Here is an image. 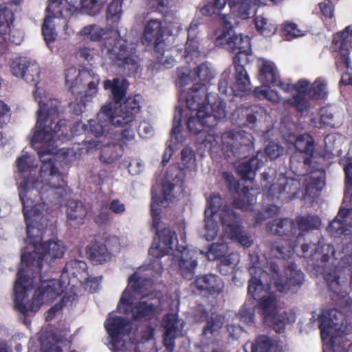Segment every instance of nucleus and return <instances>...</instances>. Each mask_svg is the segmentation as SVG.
<instances>
[{"label": "nucleus", "mask_w": 352, "mask_h": 352, "mask_svg": "<svg viewBox=\"0 0 352 352\" xmlns=\"http://www.w3.org/2000/svg\"><path fill=\"white\" fill-rule=\"evenodd\" d=\"M39 109L37 111L36 130L31 139L32 146L42 162L40 170L41 182L36 180L30 186L29 179H25L21 185L19 198L23 205V214L26 225L28 237L32 239V218L39 216V201L61 204L62 201L70 192V189L63 178V174L55 165L54 155H66L64 148L58 149L57 142L63 143L69 141L79 133L76 127L85 126L80 122H76L72 127L65 119L54 121L62 112L60 102L56 98H50L47 102L38 100Z\"/></svg>", "instance_id": "obj_1"}, {"label": "nucleus", "mask_w": 352, "mask_h": 352, "mask_svg": "<svg viewBox=\"0 0 352 352\" xmlns=\"http://www.w3.org/2000/svg\"><path fill=\"white\" fill-rule=\"evenodd\" d=\"M32 252H23L21 264L24 267L19 269L14 285V308L27 316L30 312H36L41 306L55 299L60 294V284L55 280L41 281V285L34 291L32 300H28V293L33 288V280L28 276L32 271L40 274L44 261L63 256L65 248L60 241H48L43 243H34Z\"/></svg>", "instance_id": "obj_2"}, {"label": "nucleus", "mask_w": 352, "mask_h": 352, "mask_svg": "<svg viewBox=\"0 0 352 352\" xmlns=\"http://www.w3.org/2000/svg\"><path fill=\"white\" fill-rule=\"evenodd\" d=\"M250 256L252 265L249 268V272L251 278L248 281V294L254 300H256L271 293L272 280L280 292H285L302 284L305 275L301 270L297 269L295 263L291 262L287 265L285 270L286 278L283 280L279 266L275 262L269 263L271 272L270 274L262 268L257 255Z\"/></svg>", "instance_id": "obj_3"}, {"label": "nucleus", "mask_w": 352, "mask_h": 352, "mask_svg": "<svg viewBox=\"0 0 352 352\" xmlns=\"http://www.w3.org/2000/svg\"><path fill=\"white\" fill-rule=\"evenodd\" d=\"M89 39L94 41L104 40L108 52L115 56L116 60L129 70L137 72L139 57L136 54V45L120 36L118 31L113 28H101L89 25Z\"/></svg>", "instance_id": "obj_4"}, {"label": "nucleus", "mask_w": 352, "mask_h": 352, "mask_svg": "<svg viewBox=\"0 0 352 352\" xmlns=\"http://www.w3.org/2000/svg\"><path fill=\"white\" fill-rule=\"evenodd\" d=\"M186 102L188 109H198L199 116H201L204 124V131H208L217 125L218 120L226 116V102L219 97L207 94L204 85H196L191 92H187Z\"/></svg>", "instance_id": "obj_5"}, {"label": "nucleus", "mask_w": 352, "mask_h": 352, "mask_svg": "<svg viewBox=\"0 0 352 352\" xmlns=\"http://www.w3.org/2000/svg\"><path fill=\"white\" fill-rule=\"evenodd\" d=\"M340 292H335L329 289L339 299L338 304L340 310L331 309L323 310L318 318L320 330V336L322 340H325L334 335H348L352 333V318H348L346 314L351 312L352 299L346 296L345 291L342 290L340 285Z\"/></svg>", "instance_id": "obj_6"}, {"label": "nucleus", "mask_w": 352, "mask_h": 352, "mask_svg": "<svg viewBox=\"0 0 352 352\" xmlns=\"http://www.w3.org/2000/svg\"><path fill=\"white\" fill-rule=\"evenodd\" d=\"M302 256L307 258L311 265L314 266L317 273L322 274L326 280L329 289L335 292H340V282L339 270L337 267L328 268L327 265L331 258L329 254L333 256L335 254L334 247L330 244L320 245L303 243L301 245Z\"/></svg>", "instance_id": "obj_7"}, {"label": "nucleus", "mask_w": 352, "mask_h": 352, "mask_svg": "<svg viewBox=\"0 0 352 352\" xmlns=\"http://www.w3.org/2000/svg\"><path fill=\"white\" fill-rule=\"evenodd\" d=\"M142 96L139 94L129 96L119 108L114 110L111 103L102 106L97 115V120L103 121L105 124L131 129L136 115L140 111Z\"/></svg>", "instance_id": "obj_8"}, {"label": "nucleus", "mask_w": 352, "mask_h": 352, "mask_svg": "<svg viewBox=\"0 0 352 352\" xmlns=\"http://www.w3.org/2000/svg\"><path fill=\"white\" fill-rule=\"evenodd\" d=\"M267 229L274 235L285 237L272 243L271 250L275 256L283 259L290 257L295 248L298 245L294 220L287 217L275 219L267 223Z\"/></svg>", "instance_id": "obj_9"}, {"label": "nucleus", "mask_w": 352, "mask_h": 352, "mask_svg": "<svg viewBox=\"0 0 352 352\" xmlns=\"http://www.w3.org/2000/svg\"><path fill=\"white\" fill-rule=\"evenodd\" d=\"M88 0H80L78 6L68 3L63 6L61 0H49L46 8V15L42 25V35L47 47L56 41L57 34L54 27H51L52 19L54 18H65L77 16L80 14H87L88 11Z\"/></svg>", "instance_id": "obj_10"}, {"label": "nucleus", "mask_w": 352, "mask_h": 352, "mask_svg": "<svg viewBox=\"0 0 352 352\" xmlns=\"http://www.w3.org/2000/svg\"><path fill=\"white\" fill-rule=\"evenodd\" d=\"M110 138L113 141L107 142L102 147L101 141L89 140V150L100 148V160L104 164H111L119 160L123 154L124 147L135 138V132L132 129L126 128L120 131H113Z\"/></svg>", "instance_id": "obj_11"}, {"label": "nucleus", "mask_w": 352, "mask_h": 352, "mask_svg": "<svg viewBox=\"0 0 352 352\" xmlns=\"http://www.w3.org/2000/svg\"><path fill=\"white\" fill-rule=\"evenodd\" d=\"M65 84L71 93L76 96L79 102H72L70 108L76 115H80L86 109L85 98L88 96V70L86 68L82 69L75 67H71L65 71Z\"/></svg>", "instance_id": "obj_12"}, {"label": "nucleus", "mask_w": 352, "mask_h": 352, "mask_svg": "<svg viewBox=\"0 0 352 352\" xmlns=\"http://www.w3.org/2000/svg\"><path fill=\"white\" fill-rule=\"evenodd\" d=\"M231 14L222 15L221 19L224 25V30L217 37L216 43L219 45H226L232 53L235 54L233 58V63L241 62V56H243L245 58L247 55L251 54V42L248 36H243L242 34H232V25L230 19Z\"/></svg>", "instance_id": "obj_13"}, {"label": "nucleus", "mask_w": 352, "mask_h": 352, "mask_svg": "<svg viewBox=\"0 0 352 352\" xmlns=\"http://www.w3.org/2000/svg\"><path fill=\"white\" fill-rule=\"evenodd\" d=\"M256 300V307L263 316L264 323L272 327L276 333L284 332L285 325L289 322V318L286 311H278L275 295L270 293Z\"/></svg>", "instance_id": "obj_14"}, {"label": "nucleus", "mask_w": 352, "mask_h": 352, "mask_svg": "<svg viewBox=\"0 0 352 352\" xmlns=\"http://www.w3.org/2000/svg\"><path fill=\"white\" fill-rule=\"evenodd\" d=\"M223 150L237 158L246 157L253 148L252 135L243 130H231L221 136Z\"/></svg>", "instance_id": "obj_15"}, {"label": "nucleus", "mask_w": 352, "mask_h": 352, "mask_svg": "<svg viewBox=\"0 0 352 352\" xmlns=\"http://www.w3.org/2000/svg\"><path fill=\"white\" fill-rule=\"evenodd\" d=\"M118 309L124 314L130 312L134 321H150L155 318L158 313V307L146 300L131 301V294L124 291L120 298Z\"/></svg>", "instance_id": "obj_16"}, {"label": "nucleus", "mask_w": 352, "mask_h": 352, "mask_svg": "<svg viewBox=\"0 0 352 352\" xmlns=\"http://www.w3.org/2000/svg\"><path fill=\"white\" fill-rule=\"evenodd\" d=\"M259 2L260 0H212L200 10V12L204 16L217 14L228 3L232 14L245 19L249 18L250 10Z\"/></svg>", "instance_id": "obj_17"}, {"label": "nucleus", "mask_w": 352, "mask_h": 352, "mask_svg": "<svg viewBox=\"0 0 352 352\" xmlns=\"http://www.w3.org/2000/svg\"><path fill=\"white\" fill-rule=\"evenodd\" d=\"M104 328L108 333L110 344L114 350H119L124 346L123 338L129 336L132 330L133 324L126 318L123 316L109 314L104 323Z\"/></svg>", "instance_id": "obj_18"}, {"label": "nucleus", "mask_w": 352, "mask_h": 352, "mask_svg": "<svg viewBox=\"0 0 352 352\" xmlns=\"http://www.w3.org/2000/svg\"><path fill=\"white\" fill-rule=\"evenodd\" d=\"M325 162L320 164H313L311 166H305L309 173L303 182L305 192L302 195L303 199L317 198L320 191L325 185Z\"/></svg>", "instance_id": "obj_19"}, {"label": "nucleus", "mask_w": 352, "mask_h": 352, "mask_svg": "<svg viewBox=\"0 0 352 352\" xmlns=\"http://www.w3.org/2000/svg\"><path fill=\"white\" fill-rule=\"evenodd\" d=\"M223 176L229 192L237 195V197L233 199L232 206L244 211L250 210L256 199L250 192L249 188L243 186L241 188L239 182L235 179L232 175L227 172H224Z\"/></svg>", "instance_id": "obj_20"}, {"label": "nucleus", "mask_w": 352, "mask_h": 352, "mask_svg": "<svg viewBox=\"0 0 352 352\" xmlns=\"http://www.w3.org/2000/svg\"><path fill=\"white\" fill-rule=\"evenodd\" d=\"M164 33L165 30L162 21L158 19H151L144 25L141 42L147 46L152 45L155 52L163 54L166 46Z\"/></svg>", "instance_id": "obj_21"}, {"label": "nucleus", "mask_w": 352, "mask_h": 352, "mask_svg": "<svg viewBox=\"0 0 352 352\" xmlns=\"http://www.w3.org/2000/svg\"><path fill=\"white\" fill-rule=\"evenodd\" d=\"M296 152L290 157V162L292 163L301 157L305 166H311L313 164H320L321 162H325V156L316 153L314 140L305 138L300 135L296 138L295 142Z\"/></svg>", "instance_id": "obj_22"}, {"label": "nucleus", "mask_w": 352, "mask_h": 352, "mask_svg": "<svg viewBox=\"0 0 352 352\" xmlns=\"http://www.w3.org/2000/svg\"><path fill=\"white\" fill-rule=\"evenodd\" d=\"M300 190V183L298 180L280 177L275 183L270 186L267 196L281 199L283 201L289 202L298 197Z\"/></svg>", "instance_id": "obj_23"}, {"label": "nucleus", "mask_w": 352, "mask_h": 352, "mask_svg": "<svg viewBox=\"0 0 352 352\" xmlns=\"http://www.w3.org/2000/svg\"><path fill=\"white\" fill-rule=\"evenodd\" d=\"M177 242V233L170 228L157 230L153 245L148 253L152 256L159 258L170 254L173 250L174 242Z\"/></svg>", "instance_id": "obj_24"}, {"label": "nucleus", "mask_w": 352, "mask_h": 352, "mask_svg": "<svg viewBox=\"0 0 352 352\" xmlns=\"http://www.w3.org/2000/svg\"><path fill=\"white\" fill-rule=\"evenodd\" d=\"M187 73H182L180 70L177 72L179 80L184 83L188 84V81L199 80L200 82L195 83L188 92H191L195 86L204 85L207 89V94H209L207 85L214 78V73L208 63H201L197 66L192 71L186 70Z\"/></svg>", "instance_id": "obj_25"}, {"label": "nucleus", "mask_w": 352, "mask_h": 352, "mask_svg": "<svg viewBox=\"0 0 352 352\" xmlns=\"http://www.w3.org/2000/svg\"><path fill=\"white\" fill-rule=\"evenodd\" d=\"M174 259L177 262L179 272L187 280H192L198 265L197 253L194 250L184 247L179 254L175 255Z\"/></svg>", "instance_id": "obj_26"}, {"label": "nucleus", "mask_w": 352, "mask_h": 352, "mask_svg": "<svg viewBox=\"0 0 352 352\" xmlns=\"http://www.w3.org/2000/svg\"><path fill=\"white\" fill-rule=\"evenodd\" d=\"M309 87L310 83L307 80H299L292 85V90L296 91V94L291 98L287 99L286 103L293 107L299 113H303L309 109L311 104L307 98Z\"/></svg>", "instance_id": "obj_27"}, {"label": "nucleus", "mask_w": 352, "mask_h": 352, "mask_svg": "<svg viewBox=\"0 0 352 352\" xmlns=\"http://www.w3.org/2000/svg\"><path fill=\"white\" fill-rule=\"evenodd\" d=\"M220 221L232 241H235L243 232L239 222V215L228 205L223 206L220 214Z\"/></svg>", "instance_id": "obj_28"}, {"label": "nucleus", "mask_w": 352, "mask_h": 352, "mask_svg": "<svg viewBox=\"0 0 352 352\" xmlns=\"http://www.w3.org/2000/svg\"><path fill=\"white\" fill-rule=\"evenodd\" d=\"M193 284L199 294L204 295H219L224 287L222 279L219 276L211 274L197 277Z\"/></svg>", "instance_id": "obj_29"}, {"label": "nucleus", "mask_w": 352, "mask_h": 352, "mask_svg": "<svg viewBox=\"0 0 352 352\" xmlns=\"http://www.w3.org/2000/svg\"><path fill=\"white\" fill-rule=\"evenodd\" d=\"M198 23L192 21L188 28V37L184 45V51L182 57L186 63L194 61L195 58L200 57L203 52L200 48V42L197 36Z\"/></svg>", "instance_id": "obj_30"}, {"label": "nucleus", "mask_w": 352, "mask_h": 352, "mask_svg": "<svg viewBox=\"0 0 352 352\" xmlns=\"http://www.w3.org/2000/svg\"><path fill=\"white\" fill-rule=\"evenodd\" d=\"M349 227H352V210L340 208L336 217L329 223L327 232L333 236L346 234Z\"/></svg>", "instance_id": "obj_31"}, {"label": "nucleus", "mask_w": 352, "mask_h": 352, "mask_svg": "<svg viewBox=\"0 0 352 352\" xmlns=\"http://www.w3.org/2000/svg\"><path fill=\"white\" fill-rule=\"evenodd\" d=\"M43 352H63L71 347V342L53 332H46L39 338Z\"/></svg>", "instance_id": "obj_32"}, {"label": "nucleus", "mask_w": 352, "mask_h": 352, "mask_svg": "<svg viewBox=\"0 0 352 352\" xmlns=\"http://www.w3.org/2000/svg\"><path fill=\"white\" fill-rule=\"evenodd\" d=\"M297 230L296 240L298 244L306 232L318 229L321 226L320 219L316 215L307 214L297 216L294 220Z\"/></svg>", "instance_id": "obj_33"}, {"label": "nucleus", "mask_w": 352, "mask_h": 352, "mask_svg": "<svg viewBox=\"0 0 352 352\" xmlns=\"http://www.w3.org/2000/svg\"><path fill=\"white\" fill-rule=\"evenodd\" d=\"M234 65L235 82L231 87L232 91L241 94L251 90L250 80L244 65H241V62L234 63Z\"/></svg>", "instance_id": "obj_34"}, {"label": "nucleus", "mask_w": 352, "mask_h": 352, "mask_svg": "<svg viewBox=\"0 0 352 352\" xmlns=\"http://www.w3.org/2000/svg\"><path fill=\"white\" fill-rule=\"evenodd\" d=\"M263 165L262 160L258 158V153L248 161L241 163L237 167L239 175L244 180H252L254 178L256 171Z\"/></svg>", "instance_id": "obj_35"}, {"label": "nucleus", "mask_w": 352, "mask_h": 352, "mask_svg": "<svg viewBox=\"0 0 352 352\" xmlns=\"http://www.w3.org/2000/svg\"><path fill=\"white\" fill-rule=\"evenodd\" d=\"M203 315L206 318V324L203 328L202 336L210 339L221 329L225 318L223 316L217 313H212L208 317V312L206 310H204Z\"/></svg>", "instance_id": "obj_36"}, {"label": "nucleus", "mask_w": 352, "mask_h": 352, "mask_svg": "<svg viewBox=\"0 0 352 352\" xmlns=\"http://www.w3.org/2000/svg\"><path fill=\"white\" fill-rule=\"evenodd\" d=\"M111 258V253L106 245L96 240L89 245V261L93 265L102 264Z\"/></svg>", "instance_id": "obj_37"}, {"label": "nucleus", "mask_w": 352, "mask_h": 352, "mask_svg": "<svg viewBox=\"0 0 352 352\" xmlns=\"http://www.w3.org/2000/svg\"><path fill=\"white\" fill-rule=\"evenodd\" d=\"M332 48L336 51L349 52L352 48V29L347 26L343 31L333 36Z\"/></svg>", "instance_id": "obj_38"}, {"label": "nucleus", "mask_w": 352, "mask_h": 352, "mask_svg": "<svg viewBox=\"0 0 352 352\" xmlns=\"http://www.w3.org/2000/svg\"><path fill=\"white\" fill-rule=\"evenodd\" d=\"M175 185L167 182H164L162 186V199L157 197V195L152 194V200L151 204V210L153 216H157L159 214V208L155 206H160L163 204L164 201H172L174 199L175 196L173 195V192L175 189Z\"/></svg>", "instance_id": "obj_39"}, {"label": "nucleus", "mask_w": 352, "mask_h": 352, "mask_svg": "<svg viewBox=\"0 0 352 352\" xmlns=\"http://www.w3.org/2000/svg\"><path fill=\"white\" fill-rule=\"evenodd\" d=\"M41 68L37 63L30 59L28 60V64L25 66L24 74L21 76L24 80L28 83L35 85V90L34 91V96L35 100L38 101L36 96L37 85L40 81Z\"/></svg>", "instance_id": "obj_40"}, {"label": "nucleus", "mask_w": 352, "mask_h": 352, "mask_svg": "<svg viewBox=\"0 0 352 352\" xmlns=\"http://www.w3.org/2000/svg\"><path fill=\"white\" fill-rule=\"evenodd\" d=\"M87 213V208L82 201L74 199L67 201V215L69 220H78L81 223Z\"/></svg>", "instance_id": "obj_41"}, {"label": "nucleus", "mask_w": 352, "mask_h": 352, "mask_svg": "<svg viewBox=\"0 0 352 352\" xmlns=\"http://www.w3.org/2000/svg\"><path fill=\"white\" fill-rule=\"evenodd\" d=\"M254 21L258 32L265 37L273 36L278 30L276 23L263 16H256Z\"/></svg>", "instance_id": "obj_42"}, {"label": "nucleus", "mask_w": 352, "mask_h": 352, "mask_svg": "<svg viewBox=\"0 0 352 352\" xmlns=\"http://www.w3.org/2000/svg\"><path fill=\"white\" fill-rule=\"evenodd\" d=\"M76 299V295L74 293L65 294L59 302L52 306L45 314V320L47 321L52 320L56 316V313L61 311L64 307L72 306L74 302Z\"/></svg>", "instance_id": "obj_43"}, {"label": "nucleus", "mask_w": 352, "mask_h": 352, "mask_svg": "<svg viewBox=\"0 0 352 352\" xmlns=\"http://www.w3.org/2000/svg\"><path fill=\"white\" fill-rule=\"evenodd\" d=\"M76 44H82L83 46L79 47L75 52V56L77 60H88V47L86 45L88 43V26H85L76 36Z\"/></svg>", "instance_id": "obj_44"}, {"label": "nucleus", "mask_w": 352, "mask_h": 352, "mask_svg": "<svg viewBox=\"0 0 352 352\" xmlns=\"http://www.w3.org/2000/svg\"><path fill=\"white\" fill-rule=\"evenodd\" d=\"M104 88L110 89L112 94V100L115 104H120L126 95V89L120 85L118 78H113V80H106L104 81Z\"/></svg>", "instance_id": "obj_45"}, {"label": "nucleus", "mask_w": 352, "mask_h": 352, "mask_svg": "<svg viewBox=\"0 0 352 352\" xmlns=\"http://www.w3.org/2000/svg\"><path fill=\"white\" fill-rule=\"evenodd\" d=\"M218 268L222 275H227L232 272L239 262V256L237 253L228 252L219 260Z\"/></svg>", "instance_id": "obj_46"}, {"label": "nucleus", "mask_w": 352, "mask_h": 352, "mask_svg": "<svg viewBox=\"0 0 352 352\" xmlns=\"http://www.w3.org/2000/svg\"><path fill=\"white\" fill-rule=\"evenodd\" d=\"M278 77L274 65L269 63H263L259 72V80L263 84L268 87H272L274 85Z\"/></svg>", "instance_id": "obj_47"}, {"label": "nucleus", "mask_w": 352, "mask_h": 352, "mask_svg": "<svg viewBox=\"0 0 352 352\" xmlns=\"http://www.w3.org/2000/svg\"><path fill=\"white\" fill-rule=\"evenodd\" d=\"M327 85L320 79H317L309 87L308 99L324 100L327 96Z\"/></svg>", "instance_id": "obj_48"}, {"label": "nucleus", "mask_w": 352, "mask_h": 352, "mask_svg": "<svg viewBox=\"0 0 352 352\" xmlns=\"http://www.w3.org/2000/svg\"><path fill=\"white\" fill-rule=\"evenodd\" d=\"M14 20V16L12 11L6 6L0 5V32L7 34Z\"/></svg>", "instance_id": "obj_49"}, {"label": "nucleus", "mask_w": 352, "mask_h": 352, "mask_svg": "<svg viewBox=\"0 0 352 352\" xmlns=\"http://www.w3.org/2000/svg\"><path fill=\"white\" fill-rule=\"evenodd\" d=\"M223 204L222 197L219 194L212 193L207 199L206 207L204 214L214 216L221 208Z\"/></svg>", "instance_id": "obj_50"}, {"label": "nucleus", "mask_w": 352, "mask_h": 352, "mask_svg": "<svg viewBox=\"0 0 352 352\" xmlns=\"http://www.w3.org/2000/svg\"><path fill=\"white\" fill-rule=\"evenodd\" d=\"M280 35L287 41H291L294 38L302 35L298 25L292 22L286 21L283 23L280 29Z\"/></svg>", "instance_id": "obj_51"}, {"label": "nucleus", "mask_w": 352, "mask_h": 352, "mask_svg": "<svg viewBox=\"0 0 352 352\" xmlns=\"http://www.w3.org/2000/svg\"><path fill=\"white\" fill-rule=\"evenodd\" d=\"M229 252L228 245L226 243H212L208 252V256L210 260H219Z\"/></svg>", "instance_id": "obj_52"}, {"label": "nucleus", "mask_w": 352, "mask_h": 352, "mask_svg": "<svg viewBox=\"0 0 352 352\" xmlns=\"http://www.w3.org/2000/svg\"><path fill=\"white\" fill-rule=\"evenodd\" d=\"M86 269L87 263L85 262L79 260H72L66 263L62 270L61 276H63L65 274H71L74 276H76L78 274H80Z\"/></svg>", "instance_id": "obj_53"}, {"label": "nucleus", "mask_w": 352, "mask_h": 352, "mask_svg": "<svg viewBox=\"0 0 352 352\" xmlns=\"http://www.w3.org/2000/svg\"><path fill=\"white\" fill-rule=\"evenodd\" d=\"M272 342L270 338L265 335H260L251 345V352H270ZM245 352L247 351L245 350Z\"/></svg>", "instance_id": "obj_54"}, {"label": "nucleus", "mask_w": 352, "mask_h": 352, "mask_svg": "<svg viewBox=\"0 0 352 352\" xmlns=\"http://www.w3.org/2000/svg\"><path fill=\"white\" fill-rule=\"evenodd\" d=\"M123 0H112L107 10V19L117 23L120 19Z\"/></svg>", "instance_id": "obj_55"}, {"label": "nucleus", "mask_w": 352, "mask_h": 352, "mask_svg": "<svg viewBox=\"0 0 352 352\" xmlns=\"http://www.w3.org/2000/svg\"><path fill=\"white\" fill-rule=\"evenodd\" d=\"M191 111H195V116L189 117L187 122V127L189 131L197 135L204 131V124L201 122V116H199L198 109H189Z\"/></svg>", "instance_id": "obj_56"}, {"label": "nucleus", "mask_w": 352, "mask_h": 352, "mask_svg": "<svg viewBox=\"0 0 352 352\" xmlns=\"http://www.w3.org/2000/svg\"><path fill=\"white\" fill-rule=\"evenodd\" d=\"M28 58L26 57H18L14 58L10 65V71L13 76L21 77L24 74L25 66L28 64Z\"/></svg>", "instance_id": "obj_57"}, {"label": "nucleus", "mask_w": 352, "mask_h": 352, "mask_svg": "<svg viewBox=\"0 0 352 352\" xmlns=\"http://www.w3.org/2000/svg\"><path fill=\"white\" fill-rule=\"evenodd\" d=\"M254 316V306L249 302H245L239 311V319L246 324H252Z\"/></svg>", "instance_id": "obj_58"}, {"label": "nucleus", "mask_w": 352, "mask_h": 352, "mask_svg": "<svg viewBox=\"0 0 352 352\" xmlns=\"http://www.w3.org/2000/svg\"><path fill=\"white\" fill-rule=\"evenodd\" d=\"M169 0H148V6L153 12L161 13L166 17L170 11Z\"/></svg>", "instance_id": "obj_59"}, {"label": "nucleus", "mask_w": 352, "mask_h": 352, "mask_svg": "<svg viewBox=\"0 0 352 352\" xmlns=\"http://www.w3.org/2000/svg\"><path fill=\"white\" fill-rule=\"evenodd\" d=\"M182 164L186 169L192 170L196 165L195 154L192 149L185 147L181 152Z\"/></svg>", "instance_id": "obj_60"}, {"label": "nucleus", "mask_w": 352, "mask_h": 352, "mask_svg": "<svg viewBox=\"0 0 352 352\" xmlns=\"http://www.w3.org/2000/svg\"><path fill=\"white\" fill-rule=\"evenodd\" d=\"M322 21L327 23L333 18L334 6L330 0H324L318 4Z\"/></svg>", "instance_id": "obj_61"}, {"label": "nucleus", "mask_w": 352, "mask_h": 352, "mask_svg": "<svg viewBox=\"0 0 352 352\" xmlns=\"http://www.w3.org/2000/svg\"><path fill=\"white\" fill-rule=\"evenodd\" d=\"M165 332L175 333L178 331V318L174 314H168L163 318Z\"/></svg>", "instance_id": "obj_62"}, {"label": "nucleus", "mask_w": 352, "mask_h": 352, "mask_svg": "<svg viewBox=\"0 0 352 352\" xmlns=\"http://www.w3.org/2000/svg\"><path fill=\"white\" fill-rule=\"evenodd\" d=\"M109 124L102 121L89 120V133L94 134L96 138L102 137L107 130H109Z\"/></svg>", "instance_id": "obj_63"}, {"label": "nucleus", "mask_w": 352, "mask_h": 352, "mask_svg": "<svg viewBox=\"0 0 352 352\" xmlns=\"http://www.w3.org/2000/svg\"><path fill=\"white\" fill-rule=\"evenodd\" d=\"M345 174V187L344 198L347 197L348 194H352V161H349L344 167Z\"/></svg>", "instance_id": "obj_64"}]
</instances>
